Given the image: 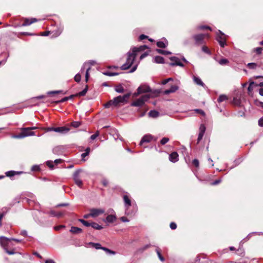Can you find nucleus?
I'll use <instances>...</instances> for the list:
<instances>
[{
  "label": "nucleus",
  "instance_id": "1",
  "mask_svg": "<svg viewBox=\"0 0 263 263\" xmlns=\"http://www.w3.org/2000/svg\"><path fill=\"white\" fill-rule=\"evenodd\" d=\"M127 57L126 63L121 66V69L122 70H127L129 69L133 65L136 57V53H133L131 50L127 52Z\"/></svg>",
  "mask_w": 263,
  "mask_h": 263
},
{
  "label": "nucleus",
  "instance_id": "2",
  "mask_svg": "<svg viewBox=\"0 0 263 263\" xmlns=\"http://www.w3.org/2000/svg\"><path fill=\"white\" fill-rule=\"evenodd\" d=\"M34 135H35L34 132L29 130V128L27 127H24L21 128V133L20 134L12 135V138L15 139H22L26 137Z\"/></svg>",
  "mask_w": 263,
  "mask_h": 263
},
{
  "label": "nucleus",
  "instance_id": "3",
  "mask_svg": "<svg viewBox=\"0 0 263 263\" xmlns=\"http://www.w3.org/2000/svg\"><path fill=\"white\" fill-rule=\"evenodd\" d=\"M149 98L150 96L148 95H143L139 99L131 103V106L136 107L142 106L144 104L145 102L149 99Z\"/></svg>",
  "mask_w": 263,
  "mask_h": 263
},
{
  "label": "nucleus",
  "instance_id": "4",
  "mask_svg": "<svg viewBox=\"0 0 263 263\" xmlns=\"http://www.w3.org/2000/svg\"><path fill=\"white\" fill-rule=\"evenodd\" d=\"M131 93H128L123 96H119L113 99L114 102V106H117L119 103H126L128 102V100L130 96Z\"/></svg>",
  "mask_w": 263,
  "mask_h": 263
},
{
  "label": "nucleus",
  "instance_id": "5",
  "mask_svg": "<svg viewBox=\"0 0 263 263\" xmlns=\"http://www.w3.org/2000/svg\"><path fill=\"white\" fill-rule=\"evenodd\" d=\"M206 36H208V35L206 34H198L194 35L193 38L197 45H200L204 43V38Z\"/></svg>",
  "mask_w": 263,
  "mask_h": 263
},
{
  "label": "nucleus",
  "instance_id": "6",
  "mask_svg": "<svg viewBox=\"0 0 263 263\" xmlns=\"http://www.w3.org/2000/svg\"><path fill=\"white\" fill-rule=\"evenodd\" d=\"M82 172V170H78L74 172L73 175V178L75 183L80 187H82L83 185V182L80 176V174Z\"/></svg>",
  "mask_w": 263,
  "mask_h": 263
},
{
  "label": "nucleus",
  "instance_id": "7",
  "mask_svg": "<svg viewBox=\"0 0 263 263\" xmlns=\"http://www.w3.org/2000/svg\"><path fill=\"white\" fill-rule=\"evenodd\" d=\"M123 200L124 201L125 210V213L127 215L132 214V213L128 210L129 208L131 206V201L127 195H124Z\"/></svg>",
  "mask_w": 263,
  "mask_h": 263
},
{
  "label": "nucleus",
  "instance_id": "8",
  "mask_svg": "<svg viewBox=\"0 0 263 263\" xmlns=\"http://www.w3.org/2000/svg\"><path fill=\"white\" fill-rule=\"evenodd\" d=\"M11 239L5 236H0V245L6 250L8 248L10 244Z\"/></svg>",
  "mask_w": 263,
  "mask_h": 263
},
{
  "label": "nucleus",
  "instance_id": "9",
  "mask_svg": "<svg viewBox=\"0 0 263 263\" xmlns=\"http://www.w3.org/2000/svg\"><path fill=\"white\" fill-rule=\"evenodd\" d=\"M170 59L172 61V62L170 63L171 66H179L180 67H184V65L181 62L180 60L178 58L172 57Z\"/></svg>",
  "mask_w": 263,
  "mask_h": 263
},
{
  "label": "nucleus",
  "instance_id": "10",
  "mask_svg": "<svg viewBox=\"0 0 263 263\" xmlns=\"http://www.w3.org/2000/svg\"><path fill=\"white\" fill-rule=\"evenodd\" d=\"M69 128L66 127H51L49 129V131H54L58 133L65 134L69 131Z\"/></svg>",
  "mask_w": 263,
  "mask_h": 263
},
{
  "label": "nucleus",
  "instance_id": "11",
  "mask_svg": "<svg viewBox=\"0 0 263 263\" xmlns=\"http://www.w3.org/2000/svg\"><path fill=\"white\" fill-rule=\"evenodd\" d=\"M90 215H91L92 217H96L98 216L103 214L104 213V210L101 209H91L90 210Z\"/></svg>",
  "mask_w": 263,
  "mask_h": 263
},
{
  "label": "nucleus",
  "instance_id": "12",
  "mask_svg": "<svg viewBox=\"0 0 263 263\" xmlns=\"http://www.w3.org/2000/svg\"><path fill=\"white\" fill-rule=\"evenodd\" d=\"M151 91L150 87L147 85H142L137 89V94L145 93Z\"/></svg>",
  "mask_w": 263,
  "mask_h": 263
},
{
  "label": "nucleus",
  "instance_id": "13",
  "mask_svg": "<svg viewBox=\"0 0 263 263\" xmlns=\"http://www.w3.org/2000/svg\"><path fill=\"white\" fill-rule=\"evenodd\" d=\"M153 139V136L151 135H144L141 139L139 144L142 145L143 143H149Z\"/></svg>",
  "mask_w": 263,
  "mask_h": 263
},
{
  "label": "nucleus",
  "instance_id": "14",
  "mask_svg": "<svg viewBox=\"0 0 263 263\" xmlns=\"http://www.w3.org/2000/svg\"><path fill=\"white\" fill-rule=\"evenodd\" d=\"M178 157L179 156L177 153L176 152H174L170 155L169 160L170 161L173 163H175L178 161Z\"/></svg>",
  "mask_w": 263,
  "mask_h": 263
},
{
  "label": "nucleus",
  "instance_id": "15",
  "mask_svg": "<svg viewBox=\"0 0 263 263\" xmlns=\"http://www.w3.org/2000/svg\"><path fill=\"white\" fill-rule=\"evenodd\" d=\"M9 211V209L6 207H4L0 209V227L2 226V220L3 217L6 215V214L8 213Z\"/></svg>",
  "mask_w": 263,
  "mask_h": 263
},
{
  "label": "nucleus",
  "instance_id": "16",
  "mask_svg": "<svg viewBox=\"0 0 263 263\" xmlns=\"http://www.w3.org/2000/svg\"><path fill=\"white\" fill-rule=\"evenodd\" d=\"M147 47L146 45L140 46L138 47H134L130 50L133 53H136V55L137 53L142 51H144L145 49H147Z\"/></svg>",
  "mask_w": 263,
  "mask_h": 263
},
{
  "label": "nucleus",
  "instance_id": "17",
  "mask_svg": "<svg viewBox=\"0 0 263 263\" xmlns=\"http://www.w3.org/2000/svg\"><path fill=\"white\" fill-rule=\"evenodd\" d=\"M37 20L35 18H31V19L25 18L24 23L22 24V26H26L31 25V24L37 22Z\"/></svg>",
  "mask_w": 263,
  "mask_h": 263
},
{
  "label": "nucleus",
  "instance_id": "18",
  "mask_svg": "<svg viewBox=\"0 0 263 263\" xmlns=\"http://www.w3.org/2000/svg\"><path fill=\"white\" fill-rule=\"evenodd\" d=\"M178 89H179V87L178 86L172 85L170 89H166L164 91V94L168 95L171 93L175 92Z\"/></svg>",
  "mask_w": 263,
  "mask_h": 263
},
{
  "label": "nucleus",
  "instance_id": "19",
  "mask_svg": "<svg viewBox=\"0 0 263 263\" xmlns=\"http://www.w3.org/2000/svg\"><path fill=\"white\" fill-rule=\"evenodd\" d=\"M117 219L116 215H109L106 219L104 220L106 222L112 223L114 222Z\"/></svg>",
  "mask_w": 263,
  "mask_h": 263
},
{
  "label": "nucleus",
  "instance_id": "20",
  "mask_svg": "<svg viewBox=\"0 0 263 263\" xmlns=\"http://www.w3.org/2000/svg\"><path fill=\"white\" fill-rule=\"evenodd\" d=\"M23 172L22 171L17 172L14 171H10L6 172L5 174L7 177H12L16 175H20L21 174H23Z\"/></svg>",
  "mask_w": 263,
  "mask_h": 263
},
{
  "label": "nucleus",
  "instance_id": "21",
  "mask_svg": "<svg viewBox=\"0 0 263 263\" xmlns=\"http://www.w3.org/2000/svg\"><path fill=\"white\" fill-rule=\"evenodd\" d=\"M112 133L114 139L117 140V139H119L121 141H123V138L120 136L118 131L116 129H112Z\"/></svg>",
  "mask_w": 263,
  "mask_h": 263
},
{
  "label": "nucleus",
  "instance_id": "22",
  "mask_svg": "<svg viewBox=\"0 0 263 263\" xmlns=\"http://www.w3.org/2000/svg\"><path fill=\"white\" fill-rule=\"evenodd\" d=\"M193 80H194V82L196 84L201 86L202 87L204 86V84L203 83V82L201 81V80L199 78L197 77L196 76H194Z\"/></svg>",
  "mask_w": 263,
  "mask_h": 263
},
{
  "label": "nucleus",
  "instance_id": "23",
  "mask_svg": "<svg viewBox=\"0 0 263 263\" xmlns=\"http://www.w3.org/2000/svg\"><path fill=\"white\" fill-rule=\"evenodd\" d=\"M70 232L73 234H79L82 232V230L76 227H72L70 230Z\"/></svg>",
  "mask_w": 263,
  "mask_h": 263
},
{
  "label": "nucleus",
  "instance_id": "24",
  "mask_svg": "<svg viewBox=\"0 0 263 263\" xmlns=\"http://www.w3.org/2000/svg\"><path fill=\"white\" fill-rule=\"evenodd\" d=\"M159 115V112L155 110H151L148 112V116L149 117H152V118H156V117H158Z\"/></svg>",
  "mask_w": 263,
  "mask_h": 263
},
{
  "label": "nucleus",
  "instance_id": "25",
  "mask_svg": "<svg viewBox=\"0 0 263 263\" xmlns=\"http://www.w3.org/2000/svg\"><path fill=\"white\" fill-rule=\"evenodd\" d=\"M115 90L118 93H123L124 91V89L121 84L116 86Z\"/></svg>",
  "mask_w": 263,
  "mask_h": 263
},
{
  "label": "nucleus",
  "instance_id": "26",
  "mask_svg": "<svg viewBox=\"0 0 263 263\" xmlns=\"http://www.w3.org/2000/svg\"><path fill=\"white\" fill-rule=\"evenodd\" d=\"M89 245L97 250H103V248H104L103 247H101V245L99 243L90 242Z\"/></svg>",
  "mask_w": 263,
  "mask_h": 263
},
{
  "label": "nucleus",
  "instance_id": "27",
  "mask_svg": "<svg viewBox=\"0 0 263 263\" xmlns=\"http://www.w3.org/2000/svg\"><path fill=\"white\" fill-rule=\"evenodd\" d=\"M228 100V97L225 95H221L219 96V98L217 99V101L219 103H221L224 101H227Z\"/></svg>",
  "mask_w": 263,
  "mask_h": 263
},
{
  "label": "nucleus",
  "instance_id": "28",
  "mask_svg": "<svg viewBox=\"0 0 263 263\" xmlns=\"http://www.w3.org/2000/svg\"><path fill=\"white\" fill-rule=\"evenodd\" d=\"M154 62L156 63H163L164 58L161 56H156L154 58Z\"/></svg>",
  "mask_w": 263,
  "mask_h": 263
},
{
  "label": "nucleus",
  "instance_id": "29",
  "mask_svg": "<svg viewBox=\"0 0 263 263\" xmlns=\"http://www.w3.org/2000/svg\"><path fill=\"white\" fill-rule=\"evenodd\" d=\"M167 45V41H165V42L164 41H158L157 43V45L158 46V47H160V48H165L166 45Z\"/></svg>",
  "mask_w": 263,
  "mask_h": 263
},
{
  "label": "nucleus",
  "instance_id": "30",
  "mask_svg": "<svg viewBox=\"0 0 263 263\" xmlns=\"http://www.w3.org/2000/svg\"><path fill=\"white\" fill-rule=\"evenodd\" d=\"M91 227L92 228H93L94 229L98 230H101L103 229V227L101 226H100L99 224H98L97 223H96L94 222H91Z\"/></svg>",
  "mask_w": 263,
  "mask_h": 263
},
{
  "label": "nucleus",
  "instance_id": "31",
  "mask_svg": "<svg viewBox=\"0 0 263 263\" xmlns=\"http://www.w3.org/2000/svg\"><path fill=\"white\" fill-rule=\"evenodd\" d=\"M156 253L158 255V256L159 258V259L161 261H164L165 260V259L162 256L161 253H160V249L157 247L156 250Z\"/></svg>",
  "mask_w": 263,
  "mask_h": 263
},
{
  "label": "nucleus",
  "instance_id": "32",
  "mask_svg": "<svg viewBox=\"0 0 263 263\" xmlns=\"http://www.w3.org/2000/svg\"><path fill=\"white\" fill-rule=\"evenodd\" d=\"M88 90V86L86 85V87L81 92H79L77 95L76 96H84L86 95L87 91Z\"/></svg>",
  "mask_w": 263,
  "mask_h": 263
},
{
  "label": "nucleus",
  "instance_id": "33",
  "mask_svg": "<svg viewBox=\"0 0 263 263\" xmlns=\"http://www.w3.org/2000/svg\"><path fill=\"white\" fill-rule=\"evenodd\" d=\"M79 221L86 227H91V222H89L88 221H86L83 219H79Z\"/></svg>",
  "mask_w": 263,
  "mask_h": 263
},
{
  "label": "nucleus",
  "instance_id": "34",
  "mask_svg": "<svg viewBox=\"0 0 263 263\" xmlns=\"http://www.w3.org/2000/svg\"><path fill=\"white\" fill-rule=\"evenodd\" d=\"M233 103L237 106H239L241 104V100L239 98L234 97L233 100Z\"/></svg>",
  "mask_w": 263,
  "mask_h": 263
},
{
  "label": "nucleus",
  "instance_id": "35",
  "mask_svg": "<svg viewBox=\"0 0 263 263\" xmlns=\"http://www.w3.org/2000/svg\"><path fill=\"white\" fill-rule=\"evenodd\" d=\"M52 151L54 154L59 155L61 152V147L60 146L55 147L53 148Z\"/></svg>",
  "mask_w": 263,
  "mask_h": 263
},
{
  "label": "nucleus",
  "instance_id": "36",
  "mask_svg": "<svg viewBox=\"0 0 263 263\" xmlns=\"http://www.w3.org/2000/svg\"><path fill=\"white\" fill-rule=\"evenodd\" d=\"M103 250L107 254H109V255H115L116 254V252L110 250L109 249L105 248V247H104L103 248Z\"/></svg>",
  "mask_w": 263,
  "mask_h": 263
},
{
  "label": "nucleus",
  "instance_id": "37",
  "mask_svg": "<svg viewBox=\"0 0 263 263\" xmlns=\"http://www.w3.org/2000/svg\"><path fill=\"white\" fill-rule=\"evenodd\" d=\"M219 32V34H217L216 39L218 41V39H219L220 40H226V39L224 36V34L222 32H221L220 30L218 31Z\"/></svg>",
  "mask_w": 263,
  "mask_h": 263
},
{
  "label": "nucleus",
  "instance_id": "38",
  "mask_svg": "<svg viewBox=\"0 0 263 263\" xmlns=\"http://www.w3.org/2000/svg\"><path fill=\"white\" fill-rule=\"evenodd\" d=\"M157 51L158 53H159L160 54H164V55H167V54H171V52H170L168 51L162 50V49H157Z\"/></svg>",
  "mask_w": 263,
  "mask_h": 263
},
{
  "label": "nucleus",
  "instance_id": "39",
  "mask_svg": "<svg viewBox=\"0 0 263 263\" xmlns=\"http://www.w3.org/2000/svg\"><path fill=\"white\" fill-rule=\"evenodd\" d=\"M81 123L79 121H73L71 123V125L74 128H77L79 127L81 125Z\"/></svg>",
  "mask_w": 263,
  "mask_h": 263
},
{
  "label": "nucleus",
  "instance_id": "40",
  "mask_svg": "<svg viewBox=\"0 0 263 263\" xmlns=\"http://www.w3.org/2000/svg\"><path fill=\"white\" fill-rule=\"evenodd\" d=\"M228 63L229 61L226 59H222L218 61V63L221 65L227 64Z\"/></svg>",
  "mask_w": 263,
  "mask_h": 263
},
{
  "label": "nucleus",
  "instance_id": "41",
  "mask_svg": "<svg viewBox=\"0 0 263 263\" xmlns=\"http://www.w3.org/2000/svg\"><path fill=\"white\" fill-rule=\"evenodd\" d=\"M90 148L89 147H87L85 149V152L81 154V157L83 158L86 156H88L90 153Z\"/></svg>",
  "mask_w": 263,
  "mask_h": 263
},
{
  "label": "nucleus",
  "instance_id": "42",
  "mask_svg": "<svg viewBox=\"0 0 263 263\" xmlns=\"http://www.w3.org/2000/svg\"><path fill=\"white\" fill-rule=\"evenodd\" d=\"M90 69V66H89L88 67H87L86 73H85V81L86 82H87L88 81L89 78V71Z\"/></svg>",
  "mask_w": 263,
  "mask_h": 263
},
{
  "label": "nucleus",
  "instance_id": "43",
  "mask_svg": "<svg viewBox=\"0 0 263 263\" xmlns=\"http://www.w3.org/2000/svg\"><path fill=\"white\" fill-rule=\"evenodd\" d=\"M247 66L250 69H255L257 67V64L255 63H249L248 64Z\"/></svg>",
  "mask_w": 263,
  "mask_h": 263
},
{
  "label": "nucleus",
  "instance_id": "44",
  "mask_svg": "<svg viewBox=\"0 0 263 263\" xmlns=\"http://www.w3.org/2000/svg\"><path fill=\"white\" fill-rule=\"evenodd\" d=\"M113 101H114L113 100H110L107 103H106V104H104V107L105 108H108L112 105H114V102H113Z\"/></svg>",
  "mask_w": 263,
  "mask_h": 263
},
{
  "label": "nucleus",
  "instance_id": "45",
  "mask_svg": "<svg viewBox=\"0 0 263 263\" xmlns=\"http://www.w3.org/2000/svg\"><path fill=\"white\" fill-rule=\"evenodd\" d=\"M103 74L105 76H117L118 74V73H116V72H108V71H107V72H103Z\"/></svg>",
  "mask_w": 263,
  "mask_h": 263
},
{
  "label": "nucleus",
  "instance_id": "46",
  "mask_svg": "<svg viewBox=\"0 0 263 263\" xmlns=\"http://www.w3.org/2000/svg\"><path fill=\"white\" fill-rule=\"evenodd\" d=\"M74 79L76 82H79L81 80V76L80 75V73H77L75 76Z\"/></svg>",
  "mask_w": 263,
  "mask_h": 263
},
{
  "label": "nucleus",
  "instance_id": "47",
  "mask_svg": "<svg viewBox=\"0 0 263 263\" xmlns=\"http://www.w3.org/2000/svg\"><path fill=\"white\" fill-rule=\"evenodd\" d=\"M202 50L207 54H211V52L206 46H203L202 47Z\"/></svg>",
  "mask_w": 263,
  "mask_h": 263
},
{
  "label": "nucleus",
  "instance_id": "48",
  "mask_svg": "<svg viewBox=\"0 0 263 263\" xmlns=\"http://www.w3.org/2000/svg\"><path fill=\"white\" fill-rule=\"evenodd\" d=\"M255 85V83L254 82H252L250 83L249 86L248 88V90L249 92H251L253 90V86Z\"/></svg>",
  "mask_w": 263,
  "mask_h": 263
},
{
  "label": "nucleus",
  "instance_id": "49",
  "mask_svg": "<svg viewBox=\"0 0 263 263\" xmlns=\"http://www.w3.org/2000/svg\"><path fill=\"white\" fill-rule=\"evenodd\" d=\"M169 141V139L168 138H166V137H164L161 140V144L162 145H164L165 144H166L167 142H168Z\"/></svg>",
  "mask_w": 263,
  "mask_h": 263
},
{
  "label": "nucleus",
  "instance_id": "50",
  "mask_svg": "<svg viewBox=\"0 0 263 263\" xmlns=\"http://www.w3.org/2000/svg\"><path fill=\"white\" fill-rule=\"evenodd\" d=\"M254 50L256 52V53L258 54H260L261 53L262 51V48L261 47H257L255 48Z\"/></svg>",
  "mask_w": 263,
  "mask_h": 263
},
{
  "label": "nucleus",
  "instance_id": "51",
  "mask_svg": "<svg viewBox=\"0 0 263 263\" xmlns=\"http://www.w3.org/2000/svg\"><path fill=\"white\" fill-rule=\"evenodd\" d=\"M85 63H88L87 67L90 66V67L91 68V66L92 65H94L96 64V62L93 60H90L87 62H85Z\"/></svg>",
  "mask_w": 263,
  "mask_h": 263
},
{
  "label": "nucleus",
  "instance_id": "52",
  "mask_svg": "<svg viewBox=\"0 0 263 263\" xmlns=\"http://www.w3.org/2000/svg\"><path fill=\"white\" fill-rule=\"evenodd\" d=\"M99 135V132L97 131L96 133L90 136V139L92 140H95Z\"/></svg>",
  "mask_w": 263,
  "mask_h": 263
},
{
  "label": "nucleus",
  "instance_id": "53",
  "mask_svg": "<svg viewBox=\"0 0 263 263\" xmlns=\"http://www.w3.org/2000/svg\"><path fill=\"white\" fill-rule=\"evenodd\" d=\"M6 252L9 255H13V254H14L16 253V252L14 251V250H9L7 249H6V250H5Z\"/></svg>",
  "mask_w": 263,
  "mask_h": 263
},
{
  "label": "nucleus",
  "instance_id": "54",
  "mask_svg": "<svg viewBox=\"0 0 263 263\" xmlns=\"http://www.w3.org/2000/svg\"><path fill=\"white\" fill-rule=\"evenodd\" d=\"M199 130V132L204 134L205 131V127L203 124L200 125Z\"/></svg>",
  "mask_w": 263,
  "mask_h": 263
},
{
  "label": "nucleus",
  "instance_id": "55",
  "mask_svg": "<svg viewBox=\"0 0 263 263\" xmlns=\"http://www.w3.org/2000/svg\"><path fill=\"white\" fill-rule=\"evenodd\" d=\"M192 163L193 165H194L196 167H198L199 165V162L198 160L197 159H195L193 160Z\"/></svg>",
  "mask_w": 263,
  "mask_h": 263
},
{
  "label": "nucleus",
  "instance_id": "56",
  "mask_svg": "<svg viewBox=\"0 0 263 263\" xmlns=\"http://www.w3.org/2000/svg\"><path fill=\"white\" fill-rule=\"evenodd\" d=\"M218 42L220 44V46L222 47H223L226 45V40H220L219 39H218Z\"/></svg>",
  "mask_w": 263,
  "mask_h": 263
},
{
  "label": "nucleus",
  "instance_id": "57",
  "mask_svg": "<svg viewBox=\"0 0 263 263\" xmlns=\"http://www.w3.org/2000/svg\"><path fill=\"white\" fill-rule=\"evenodd\" d=\"M40 170V167L39 165H33L31 167L32 171H38Z\"/></svg>",
  "mask_w": 263,
  "mask_h": 263
},
{
  "label": "nucleus",
  "instance_id": "58",
  "mask_svg": "<svg viewBox=\"0 0 263 263\" xmlns=\"http://www.w3.org/2000/svg\"><path fill=\"white\" fill-rule=\"evenodd\" d=\"M203 135V133L199 132L197 139V143H199L202 140Z\"/></svg>",
  "mask_w": 263,
  "mask_h": 263
},
{
  "label": "nucleus",
  "instance_id": "59",
  "mask_svg": "<svg viewBox=\"0 0 263 263\" xmlns=\"http://www.w3.org/2000/svg\"><path fill=\"white\" fill-rule=\"evenodd\" d=\"M62 92H63V91H62V90H57V91H48L47 92V93L48 95H51V94H57V93H62Z\"/></svg>",
  "mask_w": 263,
  "mask_h": 263
},
{
  "label": "nucleus",
  "instance_id": "60",
  "mask_svg": "<svg viewBox=\"0 0 263 263\" xmlns=\"http://www.w3.org/2000/svg\"><path fill=\"white\" fill-rule=\"evenodd\" d=\"M173 80V79L171 78H168V79H165L162 82V84L163 85H165L168 82L171 81H172Z\"/></svg>",
  "mask_w": 263,
  "mask_h": 263
},
{
  "label": "nucleus",
  "instance_id": "61",
  "mask_svg": "<svg viewBox=\"0 0 263 263\" xmlns=\"http://www.w3.org/2000/svg\"><path fill=\"white\" fill-rule=\"evenodd\" d=\"M101 182L104 186H106L108 184V181L105 178H103Z\"/></svg>",
  "mask_w": 263,
  "mask_h": 263
},
{
  "label": "nucleus",
  "instance_id": "62",
  "mask_svg": "<svg viewBox=\"0 0 263 263\" xmlns=\"http://www.w3.org/2000/svg\"><path fill=\"white\" fill-rule=\"evenodd\" d=\"M68 100H69V98H67V97H66L63 98L61 100L57 101V103H63V102H64L65 101H67Z\"/></svg>",
  "mask_w": 263,
  "mask_h": 263
},
{
  "label": "nucleus",
  "instance_id": "63",
  "mask_svg": "<svg viewBox=\"0 0 263 263\" xmlns=\"http://www.w3.org/2000/svg\"><path fill=\"white\" fill-rule=\"evenodd\" d=\"M195 111L197 113L200 114L203 116H205V112L201 109H195Z\"/></svg>",
  "mask_w": 263,
  "mask_h": 263
},
{
  "label": "nucleus",
  "instance_id": "64",
  "mask_svg": "<svg viewBox=\"0 0 263 263\" xmlns=\"http://www.w3.org/2000/svg\"><path fill=\"white\" fill-rule=\"evenodd\" d=\"M170 226L171 229H172V230H175L177 228L176 224L175 222H173L170 223Z\"/></svg>",
  "mask_w": 263,
  "mask_h": 263
}]
</instances>
